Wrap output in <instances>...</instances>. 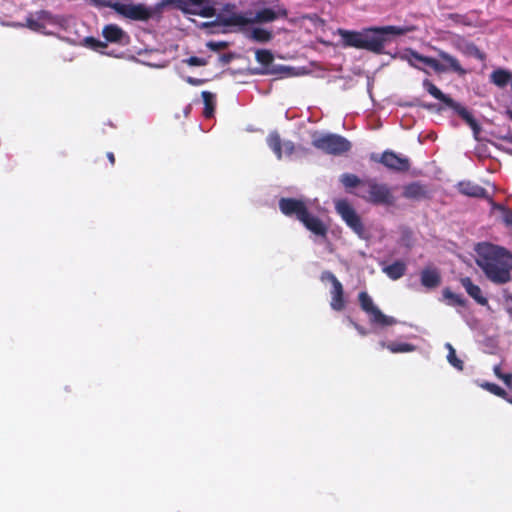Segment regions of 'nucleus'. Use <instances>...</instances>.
Masks as SVG:
<instances>
[{"instance_id": "nucleus-9", "label": "nucleus", "mask_w": 512, "mask_h": 512, "mask_svg": "<svg viewBox=\"0 0 512 512\" xmlns=\"http://www.w3.org/2000/svg\"><path fill=\"white\" fill-rule=\"evenodd\" d=\"M358 300L361 309L369 315L371 323L378 324L380 326H392L396 323V320L393 317L382 313L366 291L359 293Z\"/></svg>"}, {"instance_id": "nucleus-10", "label": "nucleus", "mask_w": 512, "mask_h": 512, "mask_svg": "<svg viewBox=\"0 0 512 512\" xmlns=\"http://www.w3.org/2000/svg\"><path fill=\"white\" fill-rule=\"evenodd\" d=\"M321 280H328L332 284L331 293V302L330 306L335 311H342L345 308L346 301L344 298V289L342 283L337 279V277L330 271H324L321 274Z\"/></svg>"}, {"instance_id": "nucleus-1", "label": "nucleus", "mask_w": 512, "mask_h": 512, "mask_svg": "<svg viewBox=\"0 0 512 512\" xmlns=\"http://www.w3.org/2000/svg\"><path fill=\"white\" fill-rule=\"evenodd\" d=\"M476 264L486 278L494 284L502 285L511 281L512 253L504 247L483 242L477 244Z\"/></svg>"}, {"instance_id": "nucleus-16", "label": "nucleus", "mask_w": 512, "mask_h": 512, "mask_svg": "<svg viewBox=\"0 0 512 512\" xmlns=\"http://www.w3.org/2000/svg\"><path fill=\"white\" fill-rule=\"evenodd\" d=\"M300 222L314 235L322 238L327 237L328 227L319 217L313 215L309 210H307V213Z\"/></svg>"}, {"instance_id": "nucleus-32", "label": "nucleus", "mask_w": 512, "mask_h": 512, "mask_svg": "<svg viewBox=\"0 0 512 512\" xmlns=\"http://www.w3.org/2000/svg\"><path fill=\"white\" fill-rule=\"evenodd\" d=\"M446 348L448 349L447 360L448 362L455 367L456 369L462 371L464 368V363L461 359H459L456 355L455 349L450 343L446 344Z\"/></svg>"}, {"instance_id": "nucleus-35", "label": "nucleus", "mask_w": 512, "mask_h": 512, "mask_svg": "<svg viewBox=\"0 0 512 512\" xmlns=\"http://www.w3.org/2000/svg\"><path fill=\"white\" fill-rule=\"evenodd\" d=\"M484 387L491 393H493L494 395L496 396H499V397H505L506 396V392L503 388H501L499 385L497 384H494V383H486L484 385Z\"/></svg>"}, {"instance_id": "nucleus-40", "label": "nucleus", "mask_w": 512, "mask_h": 512, "mask_svg": "<svg viewBox=\"0 0 512 512\" xmlns=\"http://www.w3.org/2000/svg\"><path fill=\"white\" fill-rule=\"evenodd\" d=\"M503 220L507 226L512 227V210H506L503 215Z\"/></svg>"}, {"instance_id": "nucleus-15", "label": "nucleus", "mask_w": 512, "mask_h": 512, "mask_svg": "<svg viewBox=\"0 0 512 512\" xmlns=\"http://www.w3.org/2000/svg\"><path fill=\"white\" fill-rule=\"evenodd\" d=\"M437 53L442 60L441 66L444 68V70L437 71V73L453 72L459 76L467 74V70L461 66L460 61L456 57L441 49H438Z\"/></svg>"}, {"instance_id": "nucleus-29", "label": "nucleus", "mask_w": 512, "mask_h": 512, "mask_svg": "<svg viewBox=\"0 0 512 512\" xmlns=\"http://www.w3.org/2000/svg\"><path fill=\"white\" fill-rule=\"evenodd\" d=\"M201 95L205 105L203 115L205 118H210L212 117L215 108L214 95L209 91H203Z\"/></svg>"}, {"instance_id": "nucleus-27", "label": "nucleus", "mask_w": 512, "mask_h": 512, "mask_svg": "<svg viewBox=\"0 0 512 512\" xmlns=\"http://www.w3.org/2000/svg\"><path fill=\"white\" fill-rule=\"evenodd\" d=\"M341 183L346 187V188H355V187H359V191H363V183H364V179H360L358 176H356L355 174H351V173H345L341 176Z\"/></svg>"}, {"instance_id": "nucleus-34", "label": "nucleus", "mask_w": 512, "mask_h": 512, "mask_svg": "<svg viewBox=\"0 0 512 512\" xmlns=\"http://www.w3.org/2000/svg\"><path fill=\"white\" fill-rule=\"evenodd\" d=\"M255 58L257 62L264 66H269L274 60L272 52L266 49L257 50L255 53Z\"/></svg>"}, {"instance_id": "nucleus-8", "label": "nucleus", "mask_w": 512, "mask_h": 512, "mask_svg": "<svg viewBox=\"0 0 512 512\" xmlns=\"http://www.w3.org/2000/svg\"><path fill=\"white\" fill-rule=\"evenodd\" d=\"M424 89L435 99L444 103L447 107L453 109L467 124L474 119V116L462 105L454 101L450 96L444 94L429 79H424L422 83Z\"/></svg>"}, {"instance_id": "nucleus-49", "label": "nucleus", "mask_w": 512, "mask_h": 512, "mask_svg": "<svg viewBox=\"0 0 512 512\" xmlns=\"http://www.w3.org/2000/svg\"><path fill=\"white\" fill-rule=\"evenodd\" d=\"M106 156H107V158H108V160H109L110 164L113 166V165L115 164V156H114V153H112V152H108Z\"/></svg>"}, {"instance_id": "nucleus-48", "label": "nucleus", "mask_w": 512, "mask_h": 512, "mask_svg": "<svg viewBox=\"0 0 512 512\" xmlns=\"http://www.w3.org/2000/svg\"><path fill=\"white\" fill-rule=\"evenodd\" d=\"M493 371H494L495 375H496L498 378L502 377V374H503V373L501 372V367H500V365H496V366H494Z\"/></svg>"}, {"instance_id": "nucleus-13", "label": "nucleus", "mask_w": 512, "mask_h": 512, "mask_svg": "<svg viewBox=\"0 0 512 512\" xmlns=\"http://www.w3.org/2000/svg\"><path fill=\"white\" fill-rule=\"evenodd\" d=\"M379 162L390 170L406 172L410 169V161L406 157H401L393 151H384Z\"/></svg>"}, {"instance_id": "nucleus-47", "label": "nucleus", "mask_w": 512, "mask_h": 512, "mask_svg": "<svg viewBox=\"0 0 512 512\" xmlns=\"http://www.w3.org/2000/svg\"><path fill=\"white\" fill-rule=\"evenodd\" d=\"M353 326L358 330V332L362 335H366V331L364 330L363 327H361L360 325H358L357 323L351 321Z\"/></svg>"}, {"instance_id": "nucleus-30", "label": "nucleus", "mask_w": 512, "mask_h": 512, "mask_svg": "<svg viewBox=\"0 0 512 512\" xmlns=\"http://www.w3.org/2000/svg\"><path fill=\"white\" fill-rule=\"evenodd\" d=\"M415 59L430 68H432L435 72L442 71L444 68L441 66V62L435 58L424 56L422 54H412Z\"/></svg>"}, {"instance_id": "nucleus-50", "label": "nucleus", "mask_w": 512, "mask_h": 512, "mask_svg": "<svg viewBox=\"0 0 512 512\" xmlns=\"http://www.w3.org/2000/svg\"><path fill=\"white\" fill-rule=\"evenodd\" d=\"M418 106L425 108V109H431L433 107L432 104H426V103H419Z\"/></svg>"}, {"instance_id": "nucleus-41", "label": "nucleus", "mask_w": 512, "mask_h": 512, "mask_svg": "<svg viewBox=\"0 0 512 512\" xmlns=\"http://www.w3.org/2000/svg\"><path fill=\"white\" fill-rule=\"evenodd\" d=\"M186 82L193 85V86H198V85H201L204 83V80L203 79H198V78H193V77H187L186 78Z\"/></svg>"}, {"instance_id": "nucleus-28", "label": "nucleus", "mask_w": 512, "mask_h": 512, "mask_svg": "<svg viewBox=\"0 0 512 512\" xmlns=\"http://www.w3.org/2000/svg\"><path fill=\"white\" fill-rule=\"evenodd\" d=\"M382 347H386L392 353H407L415 350V346L410 343H400V342H391L389 344H385L381 342Z\"/></svg>"}, {"instance_id": "nucleus-18", "label": "nucleus", "mask_w": 512, "mask_h": 512, "mask_svg": "<svg viewBox=\"0 0 512 512\" xmlns=\"http://www.w3.org/2000/svg\"><path fill=\"white\" fill-rule=\"evenodd\" d=\"M461 285L465 288L466 292L472 297L478 304L484 306L488 304L486 297L482 295L480 287L474 284L469 277H463L460 279Z\"/></svg>"}, {"instance_id": "nucleus-38", "label": "nucleus", "mask_w": 512, "mask_h": 512, "mask_svg": "<svg viewBox=\"0 0 512 512\" xmlns=\"http://www.w3.org/2000/svg\"><path fill=\"white\" fill-rule=\"evenodd\" d=\"M86 41L90 44V46L94 49H98V48H105L107 45L106 43L100 41V40H97L95 38H87Z\"/></svg>"}, {"instance_id": "nucleus-25", "label": "nucleus", "mask_w": 512, "mask_h": 512, "mask_svg": "<svg viewBox=\"0 0 512 512\" xmlns=\"http://www.w3.org/2000/svg\"><path fill=\"white\" fill-rule=\"evenodd\" d=\"M48 13L46 11H39L36 15H30L26 18V25L34 31H40L45 27L44 20L47 19Z\"/></svg>"}, {"instance_id": "nucleus-22", "label": "nucleus", "mask_w": 512, "mask_h": 512, "mask_svg": "<svg viewBox=\"0 0 512 512\" xmlns=\"http://www.w3.org/2000/svg\"><path fill=\"white\" fill-rule=\"evenodd\" d=\"M244 33L248 39L257 43H267L273 38V33L270 30L261 27L245 30Z\"/></svg>"}, {"instance_id": "nucleus-42", "label": "nucleus", "mask_w": 512, "mask_h": 512, "mask_svg": "<svg viewBox=\"0 0 512 512\" xmlns=\"http://www.w3.org/2000/svg\"><path fill=\"white\" fill-rule=\"evenodd\" d=\"M233 59V55L231 53H224L220 56V61L223 64H228Z\"/></svg>"}, {"instance_id": "nucleus-45", "label": "nucleus", "mask_w": 512, "mask_h": 512, "mask_svg": "<svg viewBox=\"0 0 512 512\" xmlns=\"http://www.w3.org/2000/svg\"><path fill=\"white\" fill-rule=\"evenodd\" d=\"M499 139L512 145V132H508L506 135L500 136Z\"/></svg>"}, {"instance_id": "nucleus-24", "label": "nucleus", "mask_w": 512, "mask_h": 512, "mask_svg": "<svg viewBox=\"0 0 512 512\" xmlns=\"http://www.w3.org/2000/svg\"><path fill=\"white\" fill-rule=\"evenodd\" d=\"M512 80V73L506 69H495L490 75V81L497 87L504 88Z\"/></svg>"}, {"instance_id": "nucleus-21", "label": "nucleus", "mask_w": 512, "mask_h": 512, "mask_svg": "<svg viewBox=\"0 0 512 512\" xmlns=\"http://www.w3.org/2000/svg\"><path fill=\"white\" fill-rule=\"evenodd\" d=\"M102 35L106 41L119 44H121L123 39L127 37L123 29L115 24H108L104 26Z\"/></svg>"}, {"instance_id": "nucleus-26", "label": "nucleus", "mask_w": 512, "mask_h": 512, "mask_svg": "<svg viewBox=\"0 0 512 512\" xmlns=\"http://www.w3.org/2000/svg\"><path fill=\"white\" fill-rule=\"evenodd\" d=\"M267 145L269 148L274 152L277 159H282L283 152H282V140L280 137V134L277 131H272L267 136Z\"/></svg>"}, {"instance_id": "nucleus-20", "label": "nucleus", "mask_w": 512, "mask_h": 512, "mask_svg": "<svg viewBox=\"0 0 512 512\" xmlns=\"http://www.w3.org/2000/svg\"><path fill=\"white\" fill-rule=\"evenodd\" d=\"M456 48L466 56L474 57L480 61H484L486 59V54L482 52L473 42L460 40L457 42Z\"/></svg>"}, {"instance_id": "nucleus-36", "label": "nucleus", "mask_w": 512, "mask_h": 512, "mask_svg": "<svg viewBox=\"0 0 512 512\" xmlns=\"http://www.w3.org/2000/svg\"><path fill=\"white\" fill-rule=\"evenodd\" d=\"M189 66H206L208 61L205 58L191 56L185 60Z\"/></svg>"}, {"instance_id": "nucleus-17", "label": "nucleus", "mask_w": 512, "mask_h": 512, "mask_svg": "<svg viewBox=\"0 0 512 512\" xmlns=\"http://www.w3.org/2000/svg\"><path fill=\"white\" fill-rule=\"evenodd\" d=\"M458 191L469 197L488 199L489 195L487 190L471 181H461L457 184Z\"/></svg>"}, {"instance_id": "nucleus-19", "label": "nucleus", "mask_w": 512, "mask_h": 512, "mask_svg": "<svg viewBox=\"0 0 512 512\" xmlns=\"http://www.w3.org/2000/svg\"><path fill=\"white\" fill-rule=\"evenodd\" d=\"M420 280L424 287L434 289L440 285L441 275L435 268H425L421 271Z\"/></svg>"}, {"instance_id": "nucleus-33", "label": "nucleus", "mask_w": 512, "mask_h": 512, "mask_svg": "<svg viewBox=\"0 0 512 512\" xmlns=\"http://www.w3.org/2000/svg\"><path fill=\"white\" fill-rule=\"evenodd\" d=\"M412 54H419V53L411 48H408L401 55V59L407 61L411 67L416 68L418 70H422L426 73H429L428 71H426L423 67H421L419 65L420 62L418 61V59H415Z\"/></svg>"}, {"instance_id": "nucleus-3", "label": "nucleus", "mask_w": 512, "mask_h": 512, "mask_svg": "<svg viewBox=\"0 0 512 512\" xmlns=\"http://www.w3.org/2000/svg\"><path fill=\"white\" fill-rule=\"evenodd\" d=\"M408 28L381 26L365 28L362 31L338 29L343 47L367 50L374 54H383L389 35H403Z\"/></svg>"}, {"instance_id": "nucleus-44", "label": "nucleus", "mask_w": 512, "mask_h": 512, "mask_svg": "<svg viewBox=\"0 0 512 512\" xmlns=\"http://www.w3.org/2000/svg\"><path fill=\"white\" fill-rule=\"evenodd\" d=\"M468 125L471 127V129L475 132V133H478L479 130H480V126L477 122V120L474 118L471 122L468 123Z\"/></svg>"}, {"instance_id": "nucleus-5", "label": "nucleus", "mask_w": 512, "mask_h": 512, "mask_svg": "<svg viewBox=\"0 0 512 512\" xmlns=\"http://www.w3.org/2000/svg\"><path fill=\"white\" fill-rule=\"evenodd\" d=\"M97 4L103 7H109L119 15L134 21H148L153 15L152 10L142 3L133 4L100 0Z\"/></svg>"}, {"instance_id": "nucleus-43", "label": "nucleus", "mask_w": 512, "mask_h": 512, "mask_svg": "<svg viewBox=\"0 0 512 512\" xmlns=\"http://www.w3.org/2000/svg\"><path fill=\"white\" fill-rule=\"evenodd\" d=\"M499 379L503 380L507 386H511V384H512V374H510V373L502 374V377H500Z\"/></svg>"}, {"instance_id": "nucleus-31", "label": "nucleus", "mask_w": 512, "mask_h": 512, "mask_svg": "<svg viewBox=\"0 0 512 512\" xmlns=\"http://www.w3.org/2000/svg\"><path fill=\"white\" fill-rule=\"evenodd\" d=\"M443 296L445 297V299H447L449 301L450 305L460 306V307L466 306V299L462 295L456 294L448 288H446L443 291Z\"/></svg>"}, {"instance_id": "nucleus-11", "label": "nucleus", "mask_w": 512, "mask_h": 512, "mask_svg": "<svg viewBox=\"0 0 512 512\" xmlns=\"http://www.w3.org/2000/svg\"><path fill=\"white\" fill-rule=\"evenodd\" d=\"M279 209L285 216L295 217L298 221H301L308 210L304 201L284 197L279 200Z\"/></svg>"}, {"instance_id": "nucleus-52", "label": "nucleus", "mask_w": 512, "mask_h": 512, "mask_svg": "<svg viewBox=\"0 0 512 512\" xmlns=\"http://www.w3.org/2000/svg\"><path fill=\"white\" fill-rule=\"evenodd\" d=\"M511 301H512V297H511Z\"/></svg>"}, {"instance_id": "nucleus-37", "label": "nucleus", "mask_w": 512, "mask_h": 512, "mask_svg": "<svg viewBox=\"0 0 512 512\" xmlns=\"http://www.w3.org/2000/svg\"><path fill=\"white\" fill-rule=\"evenodd\" d=\"M207 47L212 51H220L227 47V43L223 42V41H221V42L210 41L207 43Z\"/></svg>"}, {"instance_id": "nucleus-12", "label": "nucleus", "mask_w": 512, "mask_h": 512, "mask_svg": "<svg viewBox=\"0 0 512 512\" xmlns=\"http://www.w3.org/2000/svg\"><path fill=\"white\" fill-rule=\"evenodd\" d=\"M402 196L405 199L413 201L429 200L432 197L428 186L420 181H414L404 185Z\"/></svg>"}, {"instance_id": "nucleus-6", "label": "nucleus", "mask_w": 512, "mask_h": 512, "mask_svg": "<svg viewBox=\"0 0 512 512\" xmlns=\"http://www.w3.org/2000/svg\"><path fill=\"white\" fill-rule=\"evenodd\" d=\"M312 145L322 152L330 155H342L351 149V143L343 136L337 134L312 135Z\"/></svg>"}, {"instance_id": "nucleus-4", "label": "nucleus", "mask_w": 512, "mask_h": 512, "mask_svg": "<svg viewBox=\"0 0 512 512\" xmlns=\"http://www.w3.org/2000/svg\"><path fill=\"white\" fill-rule=\"evenodd\" d=\"M357 196L372 205L393 206L396 202L389 185L375 178L364 179L363 191H359Z\"/></svg>"}, {"instance_id": "nucleus-2", "label": "nucleus", "mask_w": 512, "mask_h": 512, "mask_svg": "<svg viewBox=\"0 0 512 512\" xmlns=\"http://www.w3.org/2000/svg\"><path fill=\"white\" fill-rule=\"evenodd\" d=\"M175 4L179 9L186 13L199 15L201 17L209 18L216 16V22L220 25L232 27H244L249 25V17L237 11L235 4L226 3L223 7L216 12L213 0H165L163 5Z\"/></svg>"}, {"instance_id": "nucleus-39", "label": "nucleus", "mask_w": 512, "mask_h": 512, "mask_svg": "<svg viewBox=\"0 0 512 512\" xmlns=\"http://www.w3.org/2000/svg\"><path fill=\"white\" fill-rule=\"evenodd\" d=\"M282 146H284V152L287 156H290L294 153L295 151V144L288 140V141H285Z\"/></svg>"}, {"instance_id": "nucleus-14", "label": "nucleus", "mask_w": 512, "mask_h": 512, "mask_svg": "<svg viewBox=\"0 0 512 512\" xmlns=\"http://www.w3.org/2000/svg\"><path fill=\"white\" fill-rule=\"evenodd\" d=\"M288 10L284 6H277L276 9L264 8L256 11L254 17H249V24L269 23L278 18H287Z\"/></svg>"}, {"instance_id": "nucleus-46", "label": "nucleus", "mask_w": 512, "mask_h": 512, "mask_svg": "<svg viewBox=\"0 0 512 512\" xmlns=\"http://www.w3.org/2000/svg\"><path fill=\"white\" fill-rule=\"evenodd\" d=\"M496 147L499 149V150H502L504 151L505 153L509 154V155H512V148H507V147H504L503 145H496Z\"/></svg>"}, {"instance_id": "nucleus-23", "label": "nucleus", "mask_w": 512, "mask_h": 512, "mask_svg": "<svg viewBox=\"0 0 512 512\" xmlns=\"http://www.w3.org/2000/svg\"><path fill=\"white\" fill-rule=\"evenodd\" d=\"M406 270V264L401 260H397L383 268V272L392 280L400 279L405 275Z\"/></svg>"}, {"instance_id": "nucleus-7", "label": "nucleus", "mask_w": 512, "mask_h": 512, "mask_svg": "<svg viewBox=\"0 0 512 512\" xmlns=\"http://www.w3.org/2000/svg\"><path fill=\"white\" fill-rule=\"evenodd\" d=\"M335 209L346 225L361 239L367 238V231L361 217L347 200H339Z\"/></svg>"}, {"instance_id": "nucleus-51", "label": "nucleus", "mask_w": 512, "mask_h": 512, "mask_svg": "<svg viewBox=\"0 0 512 512\" xmlns=\"http://www.w3.org/2000/svg\"><path fill=\"white\" fill-rule=\"evenodd\" d=\"M511 119H512V114H511Z\"/></svg>"}]
</instances>
